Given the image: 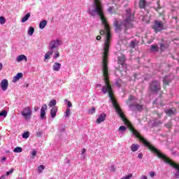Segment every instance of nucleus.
Listing matches in <instances>:
<instances>
[{
	"instance_id": "1",
	"label": "nucleus",
	"mask_w": 179,
	"mask_h": 179,
	"mask_svg": "<svg viewBox=\"0 0 179 179\" xmlns=\"http://www.w3.org/2000/svg\"><path fill=\"white\" fill-rule=\"evenodd\" d=\"M91 16H96V13L100 16L102 24L105 29L100 31L101 36L106 34L105 43H103V62H102V72L105 85L102 87L101 92L103 94L108 93L109 99L111 103H117V100L114 98V92L110 83L108 77V66H107V58H108V50H110V43H111V34L110 33V25L104 17L103 13V5L100 0H94V3L89 8L87 11Z\"/></svg>"
},
{
	"instance_id": "2",
	"label": "nucleus",
	"mask_w": 179,
	"mask_h": 179,
	"mask_svg": "<svg viewBox=\"0 0 179 179\" xmlns=\"http://www.w3.org/2000/svg\"><path fill=\"white\" fill-rule=\"evenodd\" d=\"M141 141L143 143V145H145V146H146L147 148H148L150 150L155 153L157 157H159V159H162L167 164H170L173 169H176L177 171L175 173V176L176 177V178H179V165L178 164L173 162V161L167 158L166 155L160 152V151L156 149V148L153 147V145H152L150 143L146 141V139L141 138Z\"/></svg>"
},
{
	"instance_id": "3",
	"label": "nucleus",
	"mask_w": 179,
	"mask_h": 179,
	"mask_svg": "<svg viewBox=\"0 0 179 179\" xmlns=\"http://www.w3.org/2000/svg\"><path fill=\"white\" fill-rule=\"evenodd\" d=\"M123 21L115 20L113 24L115 26V30L116 32L121 31L122 29H131L132 25V20L134 19V15L131 13V9L126 10V13L123 16Z\"/></svg>"
},
{
	"instance_id": "4",
	"label": "nucleus",
	"mask_w": 179,
	"mask_h": 179,
	"mask_svg": "<svg viewBox=\"0 0 179 179\" xmlns=\"http://www.w3.org/2000/svg\"><path fill=\"white\" fill-rule=\"evenodd\" d=\"M62 44V41L61 39L57 38L55 40H52L49 43L48 50H51L52 51H55V50H58L59 48V45Z\"/></svg>"
},
{
	"instance_id": "5",
	"label": "nucleus",
	"mask_w": 179,
	"mask_h": 179,
	"mask_svg": "<svg viewBox=\"0 0 179 179\" xmlns=\"http://www.w3.org/2000/svg\"><path fill=\"white\" fill-rule=\"evenodd\" d=\"M22 117H24V120H30L31 118V115L33 114V111L31 110V108L30 106L25 107L21 112Z\"/></svg>"
},
{
	"instance_id": "6",
	"label": "nucleus",
	"mask_w": 179,
	"mask_h": 179,
	"mask_svg": "<svg viewBox=\"0 0 179 179\" xmlns=\"http://www.w3.org/2000/svg\"><path fill=\"white\" fill-rule=\"evenodd\" d=\"M152 29L155 30V33L162 31V30H164V24L162 21L157 20L155 22Z\"/></svg>"
},
{
	"instance_id": "7",
	"label": "nucleus",
	"mask_w": 179,
	"mask_h": 179,
	"mask_svg": "<svg viewBox=\"0 0 179 179\" xmlns=\"http://www.w3.org/2000/svg\"><path fill=\"white\" fill-rule=\"evenodd\" d=\"M150 89L153 93H157L160 90V83L158 81H152L150 85Z\"/></svg>"
},
{
	"instance_id": "8",
	"label": "nucleus",
	"mask_w": 179,
	"mask_h": 179,
	"mask_svg": "<svg viewBox=\"0 0 179 179\" xmlns=\"http://www.w3.org/2000/svg\"><path fill=\"white\" fill-rule=\"evenodd\" d=\"M0 86L3 92H6V90H8V86H9V83L8 82V80L6 79L2 80L0 83Z\"/></svg>"
},
{
	"instance_id": "9",
	"label": "nucleus",
	"mask_w": 179,
	"mask_h": 179,
	"mask_svg": "<svg viewBox=\"0 0 179 179\" xmlns=\"http://www.w3.org/2000/svg\"><path fill=\"white\" fill-rule=\"evenodd\" d=\"M47 104H44L42 106L41 109V120H45V111H47L48 109Z\"/></svg>"
},
{
	"instance_id": "10",
	"label": "nucleus",
	"mask_w": 179,
	"mask_h": 179,
	"mask_svg": "<svg viewBox=\"0 0 179 179\" xmlns=\"http://www.w3.org/2000/svg\"><path fill=\"white\" fill-rule=\"evenodd\" d=\"M107 115L106 113H102L98 116L96 120V124H101V122H104L106 121V118Z\"/></svg>"
},
{
	"instance_id": "11",
	"label": "nucleus",
	"mask_w": 179,
	"mask_h": 179,
	"mask_svg": "<svg viewBox=\"0 0 179 179\" xmlns=\"http://www.w3.org/2000/svg\"><path fill=\"white\" fill-rule=\"evenodd\" d=\"M130 108H132V107H134V110H138V111H142L143 110V105H141L139 103H137L136 105H130Z\"/></svg>"
},
{
	"instance_id": "12",
	"label": "nucleus",
	"mask_w": 179,
	"mask_h": 179,
	"mask_svg": "<svg viewBox=\"0 0 179 179\" xmlns=\"http://www.w3.org/2000/svg\"><path fill=\"white\" fill-rule=\"evenodd\" d=\"M171 80H173V76H165V78H164V85H169V83H170Z\"/></svg>"
},
{
	"instance_id": "13",
	"label": "nucleus",
	"mask_w": 179,
	"mask_h": 179,
	"mask_svg": "<svg viewBox=\"0 0 179 179\" xmlns=\"http://www.w3.org/2000/svg\"><path fill=\"white\" fill-rule=\"evenodd\" d=\"M58 112V108L55 106L52 107L50 110V115L52 118L57 116V113Z\"/></svg>"
},
{
	"instance_id": "14",
	"label": "nucleus",
	"mask_w": 179,
	"mask_h": 179,
	"mask_svg": "<svg viewBox=\"0 0 179 179\" xmlns=\"http://www.w3.org/2000/svg\"><path fill=\"white\" fill-rule=\"evenodd\" d=\"M52 69L53 71H55V72L59 71L61 69V63H58V62L54 63Z\"/></svg>"
},
{
	"instance_id": "15",
	"label": "nucleus",
	"mask_w": 179,
	"mask_h": 179,
	"mask_svg": "<svg viewBox=\"0 0 179 179\" xmlns=\"http://www.w3.org/2000/svg\"><path fill=\"white\" fill-rule=\"evenodd\" d=\"M25 60L27 61V57L24 55H21L17 57L16 61L17 62H22V61Z\"/></svg>"
},
{
	"instance_id": "16",
	"label": "nucleus",
	"mask_w": 179,
	"mask_h": 179,
	"mask_svg": "<svg viewBox=\"0 0 179 179\" xmlns=\"http://www.w3.org/2000/svg\"><path fill=\"white\" fill-rule=\"evenodd\" d=\"M52 54H54V50H49L45 55V61L46 59H50Z\"/></svg>"
},
{
	"instance_id": "17",
	"label": "nucleus",
	"mask_w": 179,
	"mask_h": 179,
	"mask_svg": "<svg viewBox=\"0 0 179 179\" xmlns=\"http://www.w3.org/2000/svg\"><path fill=\"white\" fill-rule=\"evenodd\" d=\"M165 113L167 115H174L176 114V108L168 109Z\"/></svg>"
},
{
	"instance_id": "18",
	"label": "nucleus",
	"mask_w": 179,
	"mask_h": 179,
	"mask_svg": "<svg viewBox=\"0 0 179 179\" xmlns=\"http://www.w3.org/2000/svg\"><path fill=\"white\" fill-rule=\"evenodd\" d=\"M140 146L139 144H132L131 146V152H137V150H139Z\"/></svg>"
},
{
	"instance_id": "19",
	"label": "nucleus",
	"mask_w": 179,
	"mask_h": 179,
	"mask_svg": "<svg viewBox=\"0 0 179 179\" xmlns=\"http://www.w3.org/2000/svg\"><path fill=\"white\" fill-rule=\"evenodd\" d=\"M139 8L141 9H145L146 8V0H140Z\"/></svg>"
},
{
	"instance_id": "20",
	"label": "nucleus",
	"mask_w": 179,
	"mask_h": 179,
	"mask_svg": "<svg viewBox=\"0 0 179 179\" xmlns=\"http://www.w3.org/2000/svg\"><path fill=\"white\" fill-rule=\"evenodd\" d=\"M159 48L161 51H164V50H167L169 48V44L167 43H159Z\"/></svg>"
},
{
	"instance_id": "21",
	"label": "nucleus",
	"mask_w": 179,
	"mask_h": 179,
	"mask_svg": "<svg viewBox=\"0 0 179 179\" xmlns=\"http://www.w3.org/2000/svg\"><path fill=\"white\" fill-rule=\"evenodd\" d=\"M30 13H28L26 15H24L21 20L22 23L27 22V20H29V17H30Z\"/></svg>"
},
{
	"instance_id": "22",
	"label": "nucleus",
	"mask_w": 179,
	"mask_h": 179,
	"mask_svg": "<svg viewBox=\"0 0 179 179\" xmlns=\"http://www.w3.org/2000/svg\"><path fill=\"white\" fill-rule=\"evenodd\" d=\"M47 26V20H43L39 24L40 29H43Z\"/></svg>"
},
{
	"instance_id": "23",
	"label": "nucleus",
	"mask_w": 179,
	"mask_h": 179,
	"mask_svg": "<svg viewBox=\"0 0 179 179\" xmlns=\"http://www.w3.org/2000/svg\"><path fill=\"white\" fill-rule=\"evenodd\" d=\"M150 50L152 52H157L159 51V46L157 45H152Z\"/></svg>"
},
{
	"instance_id": "24",
	"label": "nucleus",
	"mask_w": 179,
	"mask_h": 179,
	"mask_svg": "<svg viewBox=\"0 0 179 179\" xmlns=\"http://www.w3.org/2000/svg\"><path fill=\"white\" fill-rule=\"evenodd\" d=\"M14 153H22V152H23V148H22L21 147H16L14 150H13Z\"/></svg>"
},
{
	"instance_id": "25",
	"label": "nucleus",
	"mask_w": 179,
	"mask_h": 179,
	"mask_svg": "<svg viewBox=\"0 0 179 179\" xmlns=\"http://www.w3.org/2000/svg\"><path fill=\"white\" fill-rule=\"evenodd\" d=\"M118 64L120 65H123L124 62H125V57L124 56H122L121 57L118 58Z\"/></svg>"
},
{
	"instance_id": "26",
	"label": "nucleus",
	"mask_w": 179,
	"mask_h": 179,
	"mask_svg": "<svg viewBox=\"0 0 179 179\" xmlns=\"http://www.w3.org/2000/svg\"><path fill=\"white\" fill-rule=\"evenodd\" d=\"M57 104V101L55 99H53V100H51L50 102H49V107H54L55 106H56Z\"/></svg>"
},
{
	"instance_id": "27",
	"label": "nucleus",
	"mask_w": 179,
	"mask_h": 179,
	"mask_svg": "<svg viewBox=\"0 0 179 179\" xmlns=\"http://www.w3.org/2000/svg\"><path fill=\"white\" fill-rule=\"evenodd\" d=\"M7 115L8 111H6V110H3L0 112V117H4V118H6Z\"/></svg>"
},
{
	"instance_id": "28",
	"label": "nucleus",
	"mask_w": 179,
	"mask_h": 179,
	"mask_svg": "<svg viewBox=\"0 0 179 179\" xmlns=\"http://www.w3.org/2000/svg\"><path fill=\"white\" fill-rule=\"evenodd\" d=\"M34 33V28L33 27H30L28 30V35L33 36Z\"/></svg>"
},
{
	"instance_id": "29",
	"label": "nucleus",
	"mask_w": 179,
	"mask_h": 179,
	"mask_svg": "<svg viewBox=\"0 0 179 179\" xmlns=\"http://www.w3.org/2000/svg\"><path fill=\"white\" fill-rule=\"evenodd\" d=\"M119 132H125L127 131V127L125 126H120L118 129Z\"/></svg>"
},
{
	"instance_id": "30",
	"label": "nucleus",
	"mask_w": 179,
	"mask_h": 179,
	"mask_svg": "<svg viewBox=\"0 0 179 179\" xmlns=\"http://www.w3.org/2000/svg\"><path fill=\"white\" fill-rule=\"evenodd\" d=\"M29 136H30V133H29V131L24 132L22 134V138H24V139H27V138H29Z\"/></svg>"
},
{
	"instance_id": "31",
	"label": "nucleus",
	"mask_w": 179,
	"mask_h": 179,
	"mask_svg": "<svg viewBox=\"0 0 179 179\" xmlns=\"http://www.w3.org/2000/svg\"><path fill=\"white\" fill-rule=\"evenodd\" d=\"M44 169H45V166H44L43 165H41L38 167V173H43V170H44Z\"/></svg>"
},
{
	"instance_id": "32",
	"label": "nucleus",
	"mask_w": 179,
	"mask_h": 179,
	"mask_svg": "<svg viewBox=\"0 0 179 179\" xmlns=\"http://www.w3.org/2000/svg\"><path fill=\"white\" fill-rule=\"evenodd\" d=\"M132 177H133L132 173H129L128 175L123 176L121 179H131L132 178Z\"/></svg>"
},
{
	"instance_id": "33",
	"label": "nucleus",
	"mask_w": 179,
	"mask_h": 179,
	"mask_svg": "<svg viewBox=\"0 0 179 179\" xmlns=\"http://www.w3.org/2000/svg\"><path fill=\"white\" fill-rule=\"evenodd\" d=\"M6 20L3 17H0V24H5Z\"/></svg>"
},
{
	"instance_id": "34",
	"label": "nucleus",
	"mask_w": 179,
	"mask_h": 179,
	"mask_svg": "<svg viewBox=\"0 0 179 179\" xmlns=\"http://www.w3.org/2000/svg\"><path fill=\"white\" fill-rule=\"evenodd\" d=\"M96 113V108L92 107L91 109L89 110L88 113L89 114H94Z\"/></svg>"
},
{
	"instance_id": "35",
	"label": "nucleus",
	"mask_w": 179,
	"mask_h": 179,
	"mask_svg": "<svg viewBox=\"0 0 179 179\" xmlns=\"http://www.w3.org/2000/svg\"><path fill=\"white\" fill-rule=\"evenodd\" d=\"M69 115H71V109L67 108L66 110L65 117H69Z\"/></svg>"
},
{
	"instance_id": "36",
	"label": "nucleus",
	"mask_w": 179,
	"mask_h": 179,
	"mask_svg": "<svg viewBox=\"0 0 179 179\" xmlns=\"http://www.w3.org/2000/svg\"><path fill=\"white\" fill-rule=\"evenodd\" d=\"M108 11L110 13H114V7H109L108 8Z\"/></svg>"
},
{
	"instance_id": "37",
	"label": "nucleus",
	"mask_w": 179,
	"mask_h": 179,
	"mask_svg": "<svg viewBox=\"0 0 179 179\" xmlns=\"http://www.w3.org/2000/svg\"><path fill=\"white\" fill-rule=\"evenodd\" d=\"M64 101L67 103L68 107H72V103H71L68 99H64Z\"/></svg>"
},
{
	"instance_id": "38",
	"label": "nucleus",
	"mask_w": 179,
	"mask_h": 179,
	"mask_svg": "<svg viewBox=\"0 0 179 179\" xmlns=\"http://www.w3.org/2000/svg\"><path fill=\"white\" fill-rule=\"evenodd\" d=\"M31 155L33 156V159H34V157L37 155V151H36V150H33Z\"/></svg>"
},
{
	"instance_id": "39",
	"label": "nucleus",
	"mask_w": 179,
	"mask_h": 179,
	"mask_svg": "<svg viewBox=\"0 0 179 179\" xmlns=\"http://www.w3.org/2000/svg\"><path fill=\"white\" fill-rule=\"evenodd\" d=\"M53 58H59V52L56 51Z\"/></svg>"
},
{
	"instance_id": "40",
	"label": "nucleus",
	"mask_w": 179,
	"mask_h": 179,
	"mask_svg": "<svg viewBox=\"0 0 179 179\" xmlns=\"http://www.w3.org/2000/svg\"><path fill=\"white\" fill-rule=\"evenodd\" d=\"M13 173V169H11L9 171H7L6 173V176H7V177L10 175L12 174Z\"/></svg>"
},
{
	"instance_id": "41",
	"label": "nucleus",
	"mask_w": 179,
	"mask_h": 179,
	"mask_svg": "<svg viewBox=\"0 0 179 179\" xmlns=\"http://www.w3.org/2000/svg\"><path fill=\"white\" fill-rule=\"evenodd\" d=\"M19 78L18 77H17L16 76H15V77H13V83H16V82L17 81V80H19Z\"/></svg>"
},
{
	"instance_id": "42",
	"label": "nucleus",
	"mask_w": 179,
	"mask_h": 179,
	"mask_svg": "<svg viewBox=\"0 0 179 179\" xmlns=\"http://www.w3.org/2000/svg\"><path fill=\"white\" fill-rule=\"evenodd\" d=\"M155 176H156V173H155V171H150V177L153 178V177H155Z\"/></svg>"
},
{
	"instance_id": "43",
	"label": "nucleus",
	"mask_w": 179,
	"mask_h": 179,
	"mask_svg": "<svg viewBox=\"0 0 179 179\" xmlns=\"http://www.w3.org/2000/svg\"><path fill=\"white\" fill-rule=\"evenodd\" d=\"M16 76L20 79V78H23V73H18L16 74Z\"/></svg>"
},
{
	"instance_id": "44",
	"label": "nucleus",
	"mask_w": 179,
	"mask_h": 179,
	"mask_svg": "<svg viewBox=\"0 0 179 179\" xmlns=\"http://www.w3.org/2000/svg\"><path fill=\"white\" fill-rule=\"evenodd\" d=\"M130 47H131L132 48H135V42L134 41H131L130 43Z\"/></svg>"
},
{
	"instance_id": "45",
	"label": "nucleus",
	"mask_w": 179,
	"mask_h": 179,
	"mask_svg": "<svg viewBox=\"0 0 179 179\" xmlns=\"http://www.w3.org/2000/svg\"><path fill=\"white\" fill-rule=\"evenodd\" d=\"M132 100H134V96L130 95L129 97V101H132Z\"/></svg>"
},
{
	"instance_id": "46",
	"label": "nucleus",
	"mask_w": 179,
	"mask_h": 179,
	"mask_svg": "<svg viewBox=\"0 0 179 179\" xmlns=\"http://www.w3.org/2000/svg\"><path fill=\"white\" fill-rule=\"evenodd\" d=\"M138 159H142V157H143V154H142L141 152L138 154Z\"/></svg>"
},
{
	"instance_id": "47",
	"label": "nucleus",
	"mask_w": 179,
	"mask_h": 179,
	"mask_svg": "<svg viewBox=\"0 0 179 179\" xmlns=\"http://www.w3.org/2000/svg\"><path fill=\"white\" fill-rule=\"evenodd\" d=\"M141 179H148V176L146 175H143L141 176Z\"/></svg>"
},
{
	"instance_id": "48",
	"label": "nucleus",
	"mask_w": 179,
	"mask_h": 179,
	"mask_svg": "<svg viewBox=\"0 0 179 179\" xmlns=\"http://www.w3.org/2000/svg\"><path fill=\"white\" fill-rule=\"evenodd\" d=\"M110 171H113V172L115 171V167H114V166H111Z\"/></svg>"
},
{
	"instance_id": "49",
	"label": "nucleus",
	"mask_w": 179,
	"mask_h": 179,
	"mask_svg": "<svg viewBox=\"0 0 179 179\" xmlns=\"http://www.w3.org/2000/svg\"><path fill=\"white\" fill-rule=\"evenodd\" d=\"M84 153H86V149L83 148L81 155H84Z\"/></svg>"
},
{
	"instance_id": "50",
	"label": "nucleus",
	"mask_w": 179,
	"mask_h": 179,
	"mask_svg": "<svg viewBox=\"0 0 179 179\" xmlns=\"http://www.w3.org/2000/svg\"><path fill=\"white\" fill-rule=\"evenodd\" d=\"M115 86H117V87H121V85L118 83H115Z\"/></svg>"
},
{
	"instance_id": "51",
	"label": "nucleus",
	"mask_w": 179,
	"mask_h": 179,
	"mask_svg": "<svg viewBox=\"0 0 179 179\" xmlns=\"http://www.w3.org/2000/svg\"><path fill=\"white\" fill-rule=\"evenodd\" d=\"M6 177V175H2V176L0 177V179H5Z\"/></svg>"
},
{
	"instance_id": "52",
	"label": "nucleus",
	"mask_w": 179,
	"mask_h": 179,
	"mask_svg": "<svg viewBox=\"0 0 179 179\" xmlns=\"http://www.w3.org/2000/svg\"><path fill=\"white\" fill-rule=\"evenodd\" d=\"M96 40H98V41L101 40V36H96Z\"/></svg>"
},
{
	"instance_id": "53",
	"label": "nucleus",
	"mask_w": 179,
	"mask_h": 179,
	"mask_svg": "<svg viewBox=\"0 0 179 179\" xmlns=\"http://www.w3.org/2000/svg\"><path fill=\"white\" fill-rule=\"evenodd\" d=\"M5 160H6V157H3L1 158V162H5Z\"/></svg>"
},
{
	"instance_id": "54",
	"label": "nucleus",
	"mask_w": 179,
	"mask_h": 179,
	"mask_svg": "<svg viewBox=\"0 0 179 179\" xmlns=\"http://www.w3.org/2000/svg\"><path fill=\"white\" fill-rule=\"evenodd\" d=\"M3 65H2V64L1 63H0V71H2V68H3Z\"/></svg>"
},
{
	"instance_id": "55",
	"label": "nucleus",
	"mask_w": 179,
	"mask_h": 179,
	"mask_svg": "<svg viewBox=\"0 0 179 179\" xmlns=\"http://www.w3.org/2000/svg\"><path fill=\"white\" fill-rule=\"evenodd\" d=\"M34 110H35V111H37V110H38V108L35 107V108H34Z\"/></svg>"
},
{
	"instance_id": "56",
	"label": "nucleus",
	"mask_w": 179,
	"mask_h": 179,
	"mask_svg": "<svg viewBox=\"0 0 179 179\" xmlns=\"http://www.w3.org/2000/svg\"><path fill=\"white\" fill-rule=\"evenodd\" d=\"M101 87V85H97V87Z\"/></svg>"
},
{
	"instance_id": "57",
	"label": "nucleus",
	"mask_w": 179,
	"mask_h": 179,
	"mask_svg": "<svg viewBox=\"0 0 179 179\" xmlns=\"http://www.w3.org/2000/svg\"><path fill=\"white\" fill-rule=\"evenodd\" d=\"M158 124H162V122L159 121V122H158Z\"/></svg>"
},
{
	"instance_id": "58",
	"label": "nucleus",
	"mask_w": 179,
	"mask_h": 179,
	"mask_svg": "<svg viewBox=\"0 0 179 179\" xmlns=\"http://www.w3.org/2000/svg\"><path fill=\"white\" fill-rule=\"evenodd\" d=\"M17 179H23V178H17Z\"/></svg>"
},
{
	"instance_id": "59",
	"label": "nucleus",
	"mask_w": 179,
	"mask_h": 179,
	"mask_svg": "<svg viewBox=\"0 0 179 179\" xmlns=\"http://www.w3.org/2000/svg\"><path fill=\"white\" fill-rule=\"evenodd\" d=\"M0 139H1V136H0Z\"/></svg>"
},
{
	"instance_id": "60",
	"label": "nucleus",
	"mask_w": 179,
	"mask_h": 179,
	"mask_svg": "<svg viewBox=\"0 0 179 179\" xmlns=\"http://www.w3.org/2000/svg\"><path fill=\"white\" fill-rule=\"evenodd\" d=\"M49 179H52V178H49Z\"/></svg>"
}]
</instances>
